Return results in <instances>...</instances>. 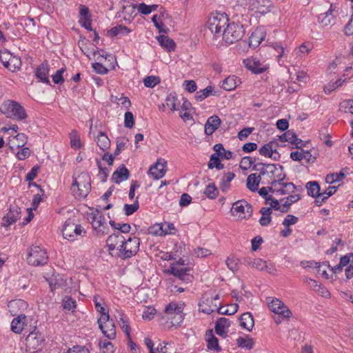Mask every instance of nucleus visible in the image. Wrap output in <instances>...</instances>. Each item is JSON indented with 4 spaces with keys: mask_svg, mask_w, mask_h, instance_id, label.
<instances>
[{
    "mask_svg": "<svg viewBox=\"0 0 353 353\" xmlns=\"http://www.w3.org/2000/svg\"><path fill=\"white\" fill-rule=\"evenodd\" d=\"M293 188L290 192H285V188H281V191L274 192L272 194H268L266 190V205L269 204L276 211L281 213L287 212L290 206L295 202L301 199V193L303 192L302 185H295L293 183Z\"/></svg>",
    "mask_w": 353,
    "mask_h": 353,
    "instance_id": "nucleus-1",
    "label": "nucleus"
},
{
    "mask_svg": "<svg viewBox=\"0 0 353 353\" xmlns=\"http://www.w3.org/2000/svg\"><path fill=\"white\" fill-rule=\"evenodd\" d=\"M285 174L283 173V167L278 163L266 162V190L268 194L274 192L281 191V188H285V192H290L293 188V183L285 182ZM285 192V190H283Z\"/></svg>",
    "mask_w": 353,
    "mask_h": 353,
    "instance_id": "nucleus-2",
    "label": "nucleus"
},
{
    "mask_svg": "<svg viewBox=\"0 0 353 353\" xmlns=\"http://www.w3.org/2000/svg\"><path fill=\"white\" fill-rule=\"evenodd\" d=\"M91 189L90 177L87 172H81L73 179L71 191L75 198L81 199L85 198Z\"/></svg>",
    "mask_w": 353,
    "mask_h": 353,
    "instance_id": "nucleus-3",
    "label": "nucleus"
},
{
    "mask_svg": "<svg viewBox=\"0 0 353 353\" xmlns=\"http://www.w3.org/2000/svg\"><path fill=\"white\" fill-rule=\"evenodd\" d=\"M270 297L266 298V303L270 310L274 313L273 319L275 323L279 324L285 320H288L292 316V312L288 307L278 299H272L270 302Z\"/></svg>",
    "mask_w": 353,
    "mask_h": 353,
    "instance_id": "nucleus-4",
    "label": "nucleus"
},
{
    "mask_svg": "<svg viewBox=\"0 0 353 353\" xmlns=\"http://www.w3.org/2000/svg\"><path fill=\"white\" fill-rule=\"evenodd\" d=\"M229 18L225 13H212L208 20V28L215 37H221L226 28Z\"/></svg>",
    "mask_w": 353,
    "mask_h": 353,
    "instance_id": "nucleus-5",
    "label": "nucleus"
},
{
    "mask_svg": "<svg viewBox=\"0 0 353 353\" xmlns=\"http://www.w3.org/2000/svg\"><path fill=\"white\" fill-rule=\"evenodd\" d=\"M0 110L7 117L12 119L21 121L27 117L24 108L14 101L8 100L4 101L0 107Z\"/></svg>",
    "mask_w": 353,
    "mask_h": 353,
    "instance_id": "nucleus-6",
    "label": "nucleus"
},
{
    "mask_svg": "<svg viewBox=\"0 0 353 353\" xmlns=\"http://www.w3.org/2000/svg\"><path fill=\"white\" fill-rule=\"evenodd\" d=\"M243 34L244 30L241 23L228 22L226 28L223 29L222 37L226 43L232 44L239 41Z\"/></svg>",
    "mask_w": 353,
    "mask_h": 353,
    "instance_id": "nucleus-7",
    "label": "nucleus"
},
{
    "mask_svg": "<svg viewBox=\"0 0 353 353\" xmlns=\"http://www.w3.org/2000/svg\"><path fill=\"white\" fill-rule=\"evenodd\" d=\"M124 236L119 232L110 235L106 240L108 252L112 256L121 259Z\"/></svg>",
    "mask_w": 353,
    "mask_h": 353,
    "instance_id": "nucleus-8",
    "label": "nucleus"
},
{
    "mask_svg": "<svg viewBox=\"0 0 353 353\" xmlns=\"http://www.w3.org/2000/svg\"><path fill=\"white\" fill-rule=\"evenodd\" d=\"M85 231L81 225L75 223L72 219H68L64 223L62 229V234L64 239L74 241L79 236H83Z\"/></svg>",
    "mask_w": 353,
    "mask_h": 353,
    "instance_id": "nucleus-9",
    "label": "nucleus"
},
{
    "mask_svg": "<svg viewBox=\"0 0 353 353\" xmlns=\"http://www.w3.org/2000/svg\"><path fill=\"white\" fill-rule=\"evenodd\" d=\"M28 263L34 266L42 265L47 263L48 256L45 250L34 245L30 248L27 257Z\"/></svg>",
    "mask_w": 353,
    "mask_h": 353,
    "instance_id": "nucleus-10",
    "label": "nucleus"
},
{
    "mask_svg": "<svg viewBox=\"0 0 353 353\" xmlns=\"http://www.w3.org/2000/svg\"><path fill=\"white\" fill-rule=\"evenodd\" d=\"M183 309V303L171 302L165 307V313L167 315V319H173L171 321L172 325H178L182 321Z\"/></svg>",
    "mask_w": 353,
    "mask_h": 353,
    "instance_id": "nucleus-11",
    "label": "nucleus"
},
{
    "mask_svg": "<svg viewBox=\"0 0 353 353\" xmlns=\"http://www.w3.org/2000/svg\"><path fill=\"white\" fill-rule=\"evenodd\" d=\"M231 213L239 219H246L252 216V208L246 201L239 200L233 203Z\"/></svg>",
    "mask_w": 353,
    "mask_h": 353,
    "instance_id": "nucleus-12",
    "label": "nucleus"
},
{
    "mask_svg": "<svg viewBox=\"0 0 353 353\" xmlns=\"http://www.w3.org/2000/svg\"><path fill=\"white\" fill-rule=\"evenodd\" d=\"M139 238L134 236L128 239L124 237L121 259H129L134 256L139 250Z\"/></svg>",
    "mask_w": 353,
    "mask_h": 353,
    "instance_id": "nucleus-13",
    "label": "nucleus"
},
{
    "mask_svg": "<svg viewBox=\"0 0 353 353\" xmlns=\"http://www.w3.org/2000/svg\"><path fill=\"white\" fill-rule=\"evenodd\" d=\"M98 323L102 333L108 339L112 340L116 337L115 325L113 321L110 319L109 314L101 316L98 319Z\"/></svg>",
    "mask_w": 353,
    "mask_h": 353,
    "instance_id": "nucleus-14",
    "label": "nucleus"
},
{
    "mask_svg": "<svg viewBox=\"0 0 353 353\" xmlns=\"http://www.w3.org/2000/svg\"><path fill=\"white\" fill-rule=\"evenodd\" d=\"M183 265L184 261L180 259L176 263L172 264L170 269L168 270V272H170L185 283L191 282L192 276L188 273L190 269L188 268L181 267Z\"/></svg>",
    "mask_w": 353,
    "mask_h": 353,
    "instance_id": "nucleus-15",
    "label": "nucleus"
},
{
    "mask_svg": "<svg viewBox=\"0 0 353 353\" xmlns=\"http://www.w3.org/2000/svg\"><path fill=\"white\" fill-rule=\"evenodd\" d=\"M43 341V337L40 333L30 332L26 339V347L30 352H37L42 349Z\"/></svg>",
    "mask_w": 353,
    "mask_h": 353,
    "instance_id": "nucleus-16",
    "label": "nucleus"
},
{
    "mask_svg": "<svg viewBox=\"0 0 353 353\" xmlns=\"http://www.w3.org/2000/svg\"><path fill=\"white\" fill-rule=\"evenodd\" d=\"M21 217V209L17 205H12L9 212L3 216L1 225L8 227L14 223Z\"/></svg>",
    "mask_w": 353,
    "mask_h": 353,
    "instance_id": "nucleus-17",
    "label": "nucleus"
},
{
    "mask_svg": "<svg viewBox=\"0 0 353 353\" xmlns=\"http://www.w3.org/2000/svg\"><path fill=\"white\" fill-rule=\"evenodd\" d=\"M166 164L167 162L164 159H159L155 164L150 168L148 173L156 180L161 179L165 174Z\"/></svg>",
    "mask_w": 353,
    "mask_h": 353,
    "instance_id": "nucleus-18",
    "label": "nucleus"
},
{
    "mask_svg": "<svg viewBox=\"0 0 353 353\" xmlns=\"http://www.w3.org/2000/svg\"><path fill=\"white\" fill-rule=\"evenodd\" d=\"M175 227L173 223H164L156 224L150 228V233L157 236H163L166 234H172L175 232Z\"/></svg>",
    "mask_w": 353,
    "mask_h": 353,
    "instance_id": "nucleus-19",
    "label": "nucleus"
},
{
    "mask_svg": "<svg viewBox=\"0 0 353 353\" xmlns=\"http://www.w3.org/2000/svg\"><path fill=\"white\" fill-rule=\"evenodd\" d=\"M245 67L254 74H261L265 71V67L256 57H249L243 61Z\"/></svg>",
    "mask_w": 353,
    "mask_h": 353,
    "instance_id": "nucleus-20",
    "label": "nucleus"
},
{
    "mask_svg": "<svg viewBox=\"0 0 353 353\" xmlns=\"http://www.w3.org/2000/svg\"><path fill=\"white\" fill-rule=\"evenodd\" d=\"M258 170H260L259 173L251 174L247 178L246 187L252 192H256L258 190L259 183L261 180V175L265 174L263 168H259Z\"/></svg>",
    "mask_w": 353,
    "mask_h": 353,
    "instance_id": "nucleus-21",
    "label": "nucleus"
},
{
    "mask_svg": "<svg viewBox=\"0 0 353 353\" xmlns=\"http://www.w3.org/2000/svg\"><path fill=\"white\" fill-rule=\"evenodd\" d=\"M218 305L214 303L212 297H202L199 302V311L210 314L217 310Z\"/></svg>",
    "mask_w": 353,
    "mask_h": 353,
    "instance_id": "nucleus-22",
    "label": "nucleus"
},
{
    "mask_svg": "<svg viewBox=\"0 0 353 353\" xmlns=\"http://www.w3.org/2000/svg\"><path fill=\"white\" fill-rule=\"evenodd\" d=\"M230 326V321L228 319L221 317L218 319L214 327L216 333L223 337L227 336L228 328Z\"/></svg>",
    "mask_w": 353,
    "mask_h": 353,
    "instance_id": "nucleus-23",
    "label": "nucleus"
},
{
    "mask_svg": "<svg viewBox=\"0 0 353 353\" xmlns=\"http://www.w3.org/2000/svg\"><path fill=\"white\" fill-rule=\"evenodd\" d=\"M280 140L282 142H288L292 145H294L296 148H299L301 146L302 141L299 139L294 132L288 130L280 136Z\"/></svg>",
    "mask_w": 353,
    "mask_h": 353,
    "instance_id": "nucleus-24",
    "label": "nucleus"
},
{
    "mask_svg": "<svg viewBox=\"0 0 353 353\" xmlns=\"http://www.w3.org/2000/svg\"><path fill=\"white\" fill-rule=\"evenodd\" d=\"M49 64L47 61L42 63L36 70V76L41 82L50 84L49 75Z\"/></svg>",
    "mask_w": 353,
    "mask_h": 353,
    "instance_id": "nucleus-25",
    "label": "nucleus"
},
{
    "mask_svg": "<svg viewBox=\"0 0 353 353\" xmlns=\"http://www.w3.org/2000/svg\"><path fill=\"white\" fill-rule=\"evenodd\" d=\"M221 124V119L216 115H214L208 119L205 124V132L208 135H212Z\"/></svg>",
    "mask_w": 353,
    "mask_h": 353,
    "instance_id": "nucleus-26",
    "label": "nucleus"
},
{
    "mask_svg": "<svg viewBox=\"0 0 353 353\" xmlns=\"http://www.w3.org/2000/svg\"><path fill=\"white\" fill-rule=\"evenodd\" d=\"M129 176L130 173L128 170L124 165H122L113 172L112 180L116 183H119L121 181L127 180Z\"/></svg>",
    "mask_w": 353,
    "mask_h": 353,
    "instance_id": "nucleus-27",
    "label": "nucleus"
},
{
    "mask_svg": "<svg viewBox=\"0 0 353 353\" xmlns=\"http://www.w3.org/2000/svg\"><path fill=\"white\" fill-rule=\"evenodd\" d=\"M265 39V33L262 29L255 30L249 38V46L252 48L258 47Z\"/></svg>",
    "mask_w": 353,
    "mask_h": 353,
    "instance_id": "nucleus-28",
    "label": "nucleus"
},
{
    "mask_svg": "<svg viewBox=\"0 0 353 353\" xmlns=\"http://www.w3.org/2000/svg\"><path fill=\"white\" fill-rule=\"evenodd\" d=\"M156 39L159 45L166 51L171 52L174 50L176 44L173 39L165 35L157 36Z\"/></svg>",
    "mask_w": 353,
    "mask_h": 353,
    "instance_id": "nucleus-29",
    "label": "nucleus"
},
{
    "mask_svg": "<svg viewBox=\"0 0 353 353\" xmlns=\"http://www.w3.org/2000/svg\"><path fill=\"white\" fill-rule=\"evenodd\" d=\"M28 137L23 133H18L12 140H10V148L13 150L14 148H19L23 147L27 143Z\"/></svg>",
    "mask_w": 353,
    "mask_h": 353,
    "instance_id": "nucleus-30",
    "label": "nucleus"
},
{
    "mask_svg": "<svg viewBox=\"0 0 353 353\" xmlns=\"http://www.w3.org/2000/svg\"><path fill=\"white\" fill-rule=\"evenodd\" d=\"M26 316L19 314L14 318L11 323V330L16 334H21L23 330Z\"/></svg>",
    "mask_w": 353,
    "mask_h": 353,
    "instance_id": "nucleus-31",
    "label": "nucleus"
},
{
    "mask_svg": "<svg viewBox=\"0 0 353 353\" xmlns=\"http://www.w3.org/2000/svg\"><path fill=\"white\" fill-rule=\"evenodd\" d=\"M9 311L12 316H17L19 310H23L28 306L27 303L21 299L13 300L8 303Z\"/></svg>",
    "mask_w": 353,
    "mask_h": 353,
    "instance_id": "nucleus-32",
    "label": "nucleus"
},
{
    "mask_svg": "<svg viewBox=\"0 0 353 353\" xmlns=\"http://www.w3.org/2000/svg\"><path fill=\"white\" fill-rule=\"evenodd\" d=\"M334 11V10L333 8V6L331 5L330 8L327 12L322 13L319 16V22L323 26H329L334 17V14L333 13Z\"/></svg>",
    "mask_w": 353,
    "mask_h": 353,
    "instance_id": "nucleus-33",
    "label": "nucleus"
},
{
    "mask_svg": "<svg viewBox=\"0 0 353 353\" xmlns=\"http://www.w3.org/2000/svg\"><path fill=\"white\" fill-rule=\"evenodd\" d=\"M303 281L304 283H305L313 290L321 292L323 296L326 297L330 296V292L325 288L318 284L316 281L308 277L304 278Z\"/></svg>",
    "mask_w": 353,
    "mask_h": 353,
    "instance_id": "nucleus-34",
    "label": "nucleus"
},
{
    "mask_svg": "<svg viewBox=\"0 0 353 353\" xmlns=\"http://www.w3.org/2000/svg\"><path fill=\"white\" fill-rule=\"evenodd\" d=\"M240 325L242 328L248 330H251L254 326V319L250 312L243 313L240 319Z\"/></svg>",
    "mask_w": 353,
    "mask_h": 353,
    "instance_id": "nucleus-35",
    "label": "nucleus"
},
{
    "mask_svg": "<svg viewBox=\"0 0 353 353\" xmlns=\"http://www.w3.org/2000/svg\"><path fill=\"white\" fill-rule=\"evenodd\" d=\"M281 12L277 8L272 7V10H266V21L270 26H274L279 21Z\"/></svg>",
    "mask_w": 353,
    "mask_h": 353,
    "instance_id": "nucleus-36",
    "label": "nucleus"
},
{
    "mask_svg": "<svg viewBox=\"0 0 353 353\" xmlns=\"http://www.w3.org/2000/svg\"><path fill=\"white\" fill-rule=\"evenodd\" d=\"M336 186H329L323 192H321V194L319 195V199H316V204L319 206L321 205L323 203L336 192Z\"/></svg>",
    "mask_w": 353,
    "mask_h": 353,
    "instance_id": "nucleus-37",
    "label": "nucleus"
},
{
    "mask_svg": "<svg viewBox=\"0 0 353 353\" xmlns=\"http://www.w3.org/2000/svg\"><path fill=\"white\" fill-rule=\"evenodd\" d=\"M235 177L234 172H227L223 174L220 182V188L223 192H227L230 187V182Z\"/></svg>",
    "mask_w": 353,
    "mask_h": 353,
    "instance_id": "nucleus-38",
    "label": "nucleus"
},
{
    "mask_svg": "<svg viewBox=\"0 0 353 353\" xmlns=\"http://www.w3.org/2000/svg\"><path fill=\"white\" fill-rule=\"evenodd\" d=\"M250 8L256 14L263 15L265 13V0H250Z\"/></svg>",
    "mask_w": 353,
    "mask_h": 353,
    "instance_id": "nucleus-39",
    "label": "nucleus"
},
{
    "mask_svg": "<svg viewBox=\"0 0 353 353\" xmlns=\"http://www.w3.org/2000/svg\"><path fill=\"white\" fill-rule=\"evenodd\" d=\"M305 188L308 195L319 199V195L321 194L320 186L316 181H309L306 183Z\"/></svg>",
    "mask_w": 353,
    "mask_h": 353,
    "instance_id": "nucleus-40",
    "label": "nucleus"
},
{
    "mask_svg": "<svg viewBox=\"0 0 353 353\" xmlns=\"http://www.w3.org/2000/svg\"><path fill=\"white\" fill-rule=\"evenodd\" d=\"M244 264L258 270H263L265 268V261L262 259L246 258L244 259Z\"/></svg>",
    "mask_w": 353,
    "mask_h": 353,
    "instance_id": "nucleus-41",
    "label": "nucleus"
},
{
    "mask_svg": "<svg viewBox=\"0 0 353 353\" xmlns=\"http://www.w3.org/2000/svg\"><path fill=\"white\" fill-rule=\"evenodd\" d=\"M206 341L207 346L209 350L215 352H219L221 350L218 339L212 334V331H210L209 334H206Z\"/></svg>",
    "mask_w": 353,
    "mask_h": 353,
    "instance_id": "nucleus-42",
    "label": "nucleus"
},
{
    "mask_svg": "<svg viewBox=\"0 0 353 353\" xmlns=\"http://www.w3.org/2000/svg\"><path fill=\"white\" fill-rule=\"evenodd\" d=\"M116 318L117 319L119 326L123 330V331L125 333L128 338L130 339V327L128 321L126 316L123 314L119 313V316H117Z\"/></svg>",
    "mask_w": 353,
    "mask_h": 353,
    "instance_id": "nucleus-43",
    "label": "nucleus"
},
{
    "mask_svg": "<svg viewBox=\"0 0 353 353\" xmlns=\"http://www.w3.org/2000/svg\"><path fill=\"white\" fill-rule=\"evenodd\" d=\"M97 143L102 150H106L110 146V141L108 136L103 132H100L97 136Z\"/></svg>",
    "mask_w": 353,
    "mask_h": 353,
    "instance_id": "nucleus-44",
    "label": "nucleus"
},
{
    "mask_svg": "<svg viewBox=\"0 0 353 353\" xmlns=\"http://www.w3.org/2000/svg\"><path fill=\"white\" fill-rule=\"evenodd\" d=\"M239 81L235 76H230L224 79L222 83V88L228 91L236 88L237 83Z\"/></svg>",
    "mask_w": 353,
    "mask_h": 353,
    "instance_id": "nucleus-45",
    "label": "nucleus"
},
{
    "mask_svg": "<svg viewBox=\"0 0 353 353\" xmlns=\"http://www.w3.org/2000/svg\"><path fill=\"white\" fill-rule=\"evenodd\" d=\"M130 32L131 30L126 26L119 25L108 30V35L110 37H114L119 34H126Z\"/></svg>",
    "mask_w": 353,
    "mask_h": 353,
    "instance_id": "nucleus-46",
    "label": "nucleus"
},
{
    "mask_svg": "<svg viewBox=\"0 0 353 353\" xmlns=\"http://www.w3.org/2000/svg\"><path fill=\"white\" fill-rule=\"evenodd\" d=\"M236 344L239 347L250 350L253 347L252 339L247 336H239L236 339Z\"/></svg>",
    "mask_w": 353,
    "mask_h": 353,
    "instance_id": "nucleus-47",
    "label": "nucleus"
},
{
    "mask_svg": "<svg viewBox=\"0 0 353 353\" xmlns=\"http://www.w3.org/2000/svg\"><path fill=\"white\" fill-rule=\"evenodd\" d=\"M203 193L208 199H214L218 196L219 191L215 184L212 183L207 185Z\"/></svg>",
    "mask_w": 353,
    "mask_h": 353,
    "instance_id": "nucleus-48",
    "label": "nucleus"
},
{
    "mask_svg": "<svg viewBox=\"0 0 353 353\" xmlns=\"http://www.w3.org/2000/svg\"><path fill=\"white\" fill-rule=\"evenodd\" d=\"M21 65V61L19 57L12 55L9 63L6 65V68L12 72H14L19 69Z\"/></svg>",
    "mask_w": 353,
    "mask_h": 353,
    "instance_id": "nucleus-49",
    "label": "nucleus"
},
{
    "mask_svg": "<svg viewBox=\"0 0 353 353\" xmlns=\"http://www.w3.org/2000/svg\"><path fill=\"white\" fill-rule=\"evenodd\" d=\"M238 308V304L234 303L228 305V308H225L224 307H219L217 308V312L221 314L232 315L237 312Z\"/></svg>",
    "mask_w": 353,
    "mask_h": 353,
    "instance_id": "nucleus-50",
    "label": "nucleus"
},
{
    "mask_svg": "<svg viewBox=\"0 0 353 353\" xmlns=\"http://www.w3.org/2000/svg\"><path fill=\"white\" fill-rule=\"evenodd\" d=\"M70 145L74 149H79L81 146V139L79 133L72 130L70 134Z\"/></svg>",
    "mask_w": 353,
    "mask_h": 353,
    "instance_id": "nucleus-51",
    "label": "nucleus"
},
{
    "mask_svg": "<svg viewBox=\"0 0 353 353\" xmlns=\"http://www.w3.org/2000/svg\"><path fill=\"white\" fill-rule=\"evenodd\" d=\"M345 81V79L341 80L339 79L334 82H330L327 85L324 86V92L327 94H331L332 91L341 87Z\"/></svg>",
    "mask_w": 353,
    "mask_h": 353,
    "instance_id": "nucleus-52",
    "label": "nucleus"
},
{
    "mask_svg": "<svg viewBox=\"0 0 353 353\" xmlns=\"http://www.w3.org/2000/svg\"><path fill=\"white\" fill-rule=\"evenodd\" d=\"M345 174L343 172L337 173H332L327 174L325 178V181L327 183H334L335 182H339L345 179Z\"/></svg>",
    "mask_w": 353,
    "mask_h": 353,
    "instance_id": "nucleus-53",
    "label": "nucleus"
},
{
    "mask_svg": "<svg viewBox=\"0 0 353 353\" xmlns=\"http://www.w3.org/2000/svg\"><path fill=\"white\" fill-rule=\"evenodd\" d=\"M63 307L65 310L74 311L77 307V303L74 299L70 296H65L62 300Z\"/></svg>",
    "mask_w": 353,
    "mask_h": 353,
    "instance_id": "nucleus-54",
    "label": "nucleus"
},
{
    "mask_svg": "<svg viewBox=\"0 0 353 353\" xmlns=\"http://www.w3.org/2000/svg\"><path fill=\"white\" fill-rule=\"evenodd\" d=\"M104 224H105V219L103 215L96 214L92 217V225L95 230L99 229Z\"/></svg>",
    "mask_w": 353,
    "mask_h": 353,
    "instance_id": "nucleus-55",
    "label": "nucleus"
},
{
    "mask_svg": "<svg viewBox=\"0 0 353 353\" xmlns=\"http://www.w3.org/2000/svg\"><path fill=\"white\" fill-rule=\"evenodd\" d=\"M139 207V201H138V197H137V199L135 200L134 203L133 204H125L123 206V210L125 212V214L127 216H130L132 214H134L136 211L138 210Z\"/></svg>",
    "mask_w": 353,
    "mask_h": 353,
    "instance_id": "nucleus-56",
    "label": "nucleus"
},
{
    "mask_svg": "<svg viewBox=\"0 0 353 353\" xmlns=\"http://www.w3.org/2000/svg\"><path fill=\"white\" fill-rule=\"evenodd\" d=\"M266 46H268L270 49L275 51L277 53V54H275V56L276 57L278 61H279L280 59L283 56V47L278 43H272L270 45L266 44Z\"/></svg>",
    "mask_w": 353,
    "mask_h": 353,
    "instance_id": "nucleus-57",
    "label": "nucleus"
},
{
    "mask_svg": "<svg viewBox=\"0 0 353 353\" xmlns=\"http://www.w3.org/2000/svg\"><path fill=\"white\" fill-rule=\"evenodd\" d=\"M212 92V86H208L203 90H199L196 93L195 99L198 101H201L206 99Z\"/></svg>",
    "mask_w": 353,
    "mask_h": 353,
    "instance_id": "nucleus-58",
    "label": "nucleus"
},
{
    "mask_svg": "<svg viewBox=\"0 0 353 353\" xmlns=\"http://www.w3.org/2000/svg\"><path fill=\"white\" fill-rule=\"evenodd\" d=\"M100 351L101 353H114L113 344L108 341H103L99 342Z\"/></svg>",
    "mask_w": 353,
    "mask_h": 353,
    "instance_id": "nucleus-59",
    "label": "nucleus"
},
{
    "mask_svg": "<svg viewBox=\"0 0 353 353\" xmlns=\"http://www.w3.org/2000/svg\"><path fill=\"white\" fill-rule=\"evenodd\" d=\"M111 101L114 103L121 104L126 108H129L131 105L130 99L126 97H123V95H121L120 97H118L117 96H112Z\"/></svg>",
    "mask_w": 353,
    "mask_h": 353,
    "instance_id": "nucleus-60",
    "label": "nucleus"
},
{
    "mask_svg": "<svg viewBox=\"0 0 353 353\" xmlns=\"http://www.w3.org/2000/svg\"><path fill=\"white\" fill-rule=\"evenodd\" d=\"M339 109L346 113L353 114V100H345L340 103Z\"/></svg>",
    "mask_w": 353,
    "mask_h": 353,
    "instance_id": "nucleus-61",
    "label": "nucleus"
},
{
    "mask_svg": "<svg viewBox=\"0 0 353 353\" xmlns=\"http://www.w3.org/2000/svg\"><path fill=\"white\" fill-rule=\"evenodd\" d=\"M160 83V79L156 76H149L144 79L143 83L147 88H153Z\"/></svg>",
    "mask_w": 353,
    "mask_h": 353,
    "instance_id": "nucleus-62",
    "label": "nucleus"
},
{
    "mask_svg": "<svg viewBox=\"0 0 353 353\" xmlns=\"http://www.w3.org/2000/svg\"><path fill=\"white\" fill-rule=\"evenodd\" d=\"M266 157L276 160L280 158V154L276 152V150L272 149V145L271 143L266 144Z\"/></svg>",
    "mask_w": 353,
    "mask_h": 353,
    "instance_id": "nucleus-63",
    "label": "nucleus"
},
{
    "mask_svg": "<svg viewBox=\"0 0 353 353\" xmlns=\"http://www.w3.org/2000/svg\"><path fill=\"white\" fill-rule=\"evenodd\" d=\"M79 22L80 25L85 28L86 30L92 31V24H91V19L90 15L89 16H83V17H79Z\"/></svg>",
    "mask_w": 353,
    "mask_h": 353,
    "instance_id": "nucleus-64",
    "label": "nucleus"
}]
</instances>
